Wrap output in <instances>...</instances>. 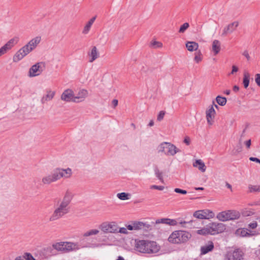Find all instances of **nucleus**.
<instances>
[{
    "label": "nucleus",
    "instance_id": "obj_1",
    "mask_svg": "<svg viewBox=\"0 0 260 260\" xmlns=\"http://www.w3.org/2000/svg\"><path fill=\"white\" fill-rule=\"evenodd\" d=\"M73 198V195L72 193L70 190H67L58 207L55 209L53 214L50 216V221H52L57 220L69 212V205Z\"/></svg>",
    "mask_w": 260,
    "mask_h": 260
},
{
    "label": "nucleus",
    "instance_id": "obj_2",
    "mask_svg": "<svg viewBox=\"0 0 260 260\" xmlns=\"http://www.w3.org/2000/svg\"><path fill=\"white\" fill-rule=\"evenodd\" d=\"M72 174L71 169H62L57 168L54 169L50 174L42 178V182L44 185H49L56 182L61 178H69Z\"/></svg>",
    "mask_w": 260,
    "mask_h": 260
},
{
    "label": "nucleus",
    "instance_id": "obj_3",
    "mask_svg": "<svg viewBox=\"0 0 260 260\" xmlns=\"http://www.w3.org/2000/svg\"><path fill=\"white\" fill-rule=\"evenodd\" d=\"M41 37L37 36L30 40L27 44L20 48L13 56V61L18 62L35 49L40 43Z\"/></svg>",
    "mask_w": 260,
    "mask_h": 260
},
{
    "label": "nucleus",
    "instance_id": "obj_4",
    "mask_svg": "<svg viewBox=\"0 0 260 260\" xmlns=\"http://www.w3.org/2000/svg\"><path fill=\"white\" fill-rule=\"evenodd\" d=\"M136 248L138 251L144 253H156L158 250V247L155 242L145 240L137 241Z\"/></svg>",
    "mask_w": 260,
    "mask_h": 260
},
{
    "label": "nucleus",
    "instance_id": "obj_5",
    "mask_svg": "<svg viewBox=\"0 0 260 260\" xmlns=\"http://www.w3.org/2000/svg\"><path fill=\"white\" fill-rule=\"evenodd\" d=\"M191 234L184 231H176L168 238V241L172 243L179 244L187 242L190 238Z\"/></svg>",
    "mask_w": 260,
    "mask_h": 260
},
{
    "label": "nucleus",
    "instance_id": "obj_6",
    "mask_svg": "<svg viewBox=\"0 0 260 260\" xmlns=\"http://www.w3.org/2000/svg\"><path fill=\"white\" fill-rule=\"evenodd\" d=\"M239 212L235 210H228L219 212L217 214L216 218L220 221H226L237 219L240 217Z\"/></svg>",
    "mask_w": 260,
    "mask_h": 260
},
{
    "label": "nucleus",
    "instance_id": "obj_7",
    "mask_svg": "<svg viewBox=\"0 0 260 260\" xmlns=\"http://www.w3.org/2000/svg\"><path fill=\"white\" fill-rule=\"evenodd\" d=\"M209 235H214L223 232L226 226L222 223L211 222L206 225Z\"/></svg>",
    "mask_w": 260,
    "mask_h": 260
},
{
    "label": "nucleus",
    "instance_id": "obj_8",
    "mask_svg": "<svg viewBox=\"0 0 260 260\" xmlns=\"http://www.w3.org/2000/svg\"><path fill=\"white\" fill-rule=\"evenodd\" d=\"M244 253L240 248L228 251L225 255L224 260H244Z\"/></svg>",
    "mask_w": 260,
    "mask_h": 260
},
{
    "label": "nucleus",
    "instance_id": "obj_9",
    "mask_svg": "<svg viewBox=\"0 0 260 260\" xmlns=\"http://www.w3.org/2000/svg\"><path fill=\"white\" fill-rule=\"evenodd\" d=\"M100 228L105 233H118V226L115 222H103Z\"/></svg>",
    "mask_w": 260,
    "mask_h": 260
},
{
    "label": "nucleus",
    "instance_id": "obj_10",
    "mask_svg": "<svg viewBox=\"0 0 260 260\" xmlns=\"http://www.w3.org/2000/svg\"><path fill=\"white\" fill-rule=\"evenodd\" d=\"M44 67V63L42 62L36 63L29 69L28 76L30 77H32L40 75L43 72L42 67Z\"/></svg>",
    "mask_w": 260,
    "mask_h": 260
},
{
    "label": "nucleus",
    "instance_id": "obj_11",
    "mask_svg": "<svg viewBox=\"0 0 260 260\" xmlns=\"http://www.w3.org/2000/svg\"><path fill=\"white\" fill-rule=\"evenodd\" d=\"M180 150L174 145L168 142H164V152L165 154L169 156H174Z\"/></svg>",
    "mask_w": 260,
    "mask_h": 260
},
{
    "label": "nucleus",
    "instance_id": "obj_12",
    "mask_svg": "<svg viewBox=\"0 0 260 260\" xmlns=\"http://www.w3.org/2000/svg\"><path fill=\"white\" fill-rule=\"evenodd\" d=\"M193 216L199 219H208L213 218L215 216L214 212L209 210L197 211L193 213Z\"/></svg>",
    "mask_w": 260,
    "mask_h": 260
},
{
    "label": "nucleus",
    "instance_id": "obj_13",
    "mask_svg": "<svg viewBox=\"0 0 260 260\" xmlns=\"http://www.w3.org/2000/svg\"><path fill=\"white\" fill-rule=\"evenodd\" d=\"M18 38L10 39L5 45L0 48V56L5 54L8 50L11 49L18 42Z\"/></svg>",
    "mask_w": 260,
    "mask_h": 260
},
{
    "label": "nucleus",
    "instance_id": "obj_14",
    "mask_svg": "<svg viewBox=\"0 0 260 260\" xmlns=\"http://www.w3.org/2000/svg\"><path fill=\"white\" fill-rule=\"evenodd\" d=\"M74 98L73 91L69 89L65 90L61 95V99L67 102H73Z\"/></svg>",
    "mask_w": 260,
    "mask_h": 260
},
{
    "label": "nucleus",
    "instance_id": "obj_15",
    "mask_svg": "<svg viewBox=\"0 0 260 260\" xmlns=\"http://www.w3.org/2000/svg\"><path fill=\"white\" fill-rule=\"evenodd\" d=\"M64 252L76 251L81 248L78 243L64 242Z\"/></svg>",
    "mask_w": 260,
    "mask_h": 260
},
{
    "label": "nucleus",
    "instance_id": "obj_16",
    "mask_svg": "<svg viewBox=\"0 0 260 260\" xmlns=\"http://www.w3.org/2000/svg\"><path fill=\"white\" fill-rule=\"evenodd\" d=\"M207 123L209 125H212L213 119L214 118L216 112L214 109L213 105H211L206 112Z\"/></svg>",
    "mask_w": 260,
    "mask_h": 260
},
{
    "label": "nucleus",
    "instance_id": "obj_17",
    "mask_svg": "<svg viewBox=\"0 0 260 260\" xmlns=\"http://www.w3.org/2000/svg\"><path fill=\"white\" fill-rule=\"evenodd\" d=\"M64 242H60L54 243L52 245V248L48 247L47 248V250L49 251L50 253L52 254H54V250H56L58 251H61L62 252H64Z\"/></svg>",
    "mask_w": 260,
    "mask_h": 260
},
{
    "label": "nucleus",
    "instance_id": "obj_18",
    "mask_svg": "<svg viewBox=\"0 0 260 260\" xmlns=\"http://www.w3.org/2000/svg\"><path fill=\"white\" fill-rule=\"evenodd\" d=\"M239 25L237 21H234L229 24L226 27H224L222 34V36H226L228 34H231L235 31Z\"/></svg>",
    "mask_w": 260,
    "mask_h": 260
},
{
    "label": "nucleus",
    "instance_id": "obj_19",
    "mask_svg": "<svg viewBox=\"0 0 260 260\" xmlns=\"http://www.w3.org/2000/svg\"><path fill=\"white\" fill-rule=\"evenodd\" d=\"M88 95V91L86 89L80 90L77 95H75L73 102L79 103L83 101Z\"/></svg>",
    "mask_w": 260,
    "mask_h": 260
},
{
    "label": "nucleus",
    "instance_id": "obj_20",
    "mask_svg": "<svg viewBox=\"0 0 260 260\" xmlns=\"http://www.w3.org/2000/svg\"><path fill=\"white\" fill-rule=\"evenodd\" d=\"M185 221H180L178 222L176 219H170V218H164V224H167L171 226H175L179 223L181 226L185 227V224L188 223Z\"/></svg>",
    "mask_w": 260,
    "mask_h": 260
},
{
    "label": "nucleus",
    "instance_id": "obj_21",
    "mask_svg": "<svg viewBox=\"0 0 260 260\" xmlns=\"http://www.w3.org/2000/svg\"><path fill=\"white\" fill-rule=\"evenodd\" d=\"M214 248V244L212 241H209L208 244L202 246L201 251L202 254H205L208 252L212 251Z\"/></svg>",
    "mask_w": 260,
    "mask_h": 260
},
{
    "label": "nucleus",
    "instance_id": "obj_22",
    "mask_svg": "<svg viewBox=\"0 0 260 260\" xmlns=\"http://www.w3.org/2000/svg\"><path fill=\"white\" fill-rule=\"evenodd\" d=\"M194 167H198L199 170L202 172H204L206 171V167L204 162L201 159H197L193 164Z\"/></svg>",
    "mask_w": 260,
    "mask_h": 260
},
{
    "label": "nucleus",
    "instance_id": "obj_23",
    "mask_svg": "<svg viewBox=\"0 0 260 260\" xmlns=\"http://www.w3.org/2000/svg\"><path fill=\"white\" fill-rule=\"evenodd\" d=\"M186 47L189 51H196L199 48V44L195 42H187Z\"/></svg>",
    "mask_w": 260,
    "mask_h": 260
},
{
    "label": "nucleus",
    "instance_id": "obj_24",
    "mask_svg": "<svg viewBox=\"0 0 260 260\" xmlns=\"http://www.w3.org/2000/svg\"><path fill=\"white\" fill-rule=\"evenodd\" d=\"M212 51L214 54H217L220 50V43L218 40H215L212 43Z\"/></svg>",
    "mask_w": 260,
    "mask_h": 260
},
{
    "label": "nucleus",
    "instance_id": "obj_25",
    "mask_svg": "<svg viewBox=\"0 0 260 260\" xmlns=\"http://www.w3.org/2000/svg\"><path fill=\"white\" fill-rule=\"evenodd\" d=\"M89 55L91 57V58L89 60L90 62H93L98 57L99 53L95 46L92 47L91 52Z\"/></svg>",
    "mask_w": 260,
    "mask_h": 260
},
{
    "label": "nucleus",
    "instance_id": "obj_26",
    "mask_svg": "<svg viewBox=\"0 0 260 260\" xmlns=\"http://www.w3.org/2000/svg\"><path fill=\"white\" fill-rule=\"evenodd\" d=\"M96 19V17H93L91 19H90L89 21L87 22V23L85 26L84 29L83 30V33L84 34H86L89 31V29H90V27L93 22H94L95 20Z\"/></svg>",
    "mask_w": 260,
    "mask_h": 260
},
{
    "label": "nucleus",
    "instance_id": "obj_27",
    "mask_svg": "<svg viewBox=\"0 0 260 260\" xmlns=\"http://www.w3.org/2000/svg\"><path fill=\"white\" fill-rule=\"evenodd\" d=\"M162 47V43L155 40H152L149 44V47L152 49H157Z\"/></svg>",
    "mask_w": 260,
    "mask_h": 260
},
{
    "label": "nucleus",
    "instance_id": "obj_28",
    "mask_svg": "<svg viewBox=\"0 0 260 260\" xmlns=\"http://www.w3.org/2000/svg\"><path fill=\"white\" fill-rule=\"evenodd\" d=\"M216 101L218 105L221 106H224L226 103V99L220 95L217 96Z\"/></svg>",
    "mask_w": 260,
    "mask_h": 260
},
{
    "label": "nucleus",
    "instance_id": "obj_29",
    "mask_svg": "<svg viewBox=\"0 0 260 260\" xmlns=\"http://www.w3.org/2000/svg\"><path fill=\"white\" fill-rule=\"evenodd\" d=\"M250 75L248 73H245L244 74L243 83L244 88H247L249 84Z\"/></svg>",
    "mask_w": 260,
    "mask_h": 260
},
{
    "label": "nucleus",
    "instance_id": "obj_30",
    "mask_svg": "<svg viewBox=\"0 0 260 260\" xmlns=\"http://www.w3.org/2000/svg\"><path fill=\"white\" fill-rule=\"evenodd\" d=\"M99 231L98 230L92 229V230H91L89 231H87V232L84 233L83 234V236L86 237L91 236L92 235H97L98 234H99Z\"/></svg>",
    "mask_w": 260,
    "mask_h": 260
},
{
    "label": "nucleus",
    "instance_id": "obj_31",
    "mask_svg": "<svg viewBox=\"0 0 260 260\" xmlns=\"http://www.w3.org/2000/svg\"><path fill=\"white\" fill-rule=\"evenodd\" d=\"M194 60L197 63H199L202 60V54L200 51L195 53Z\"/></svg>",
    "mask_w": 260,
    "mask_h": 260
},
{
    "label": "nucleus",
    "instance_id": "obj_32",
    "mask_svg": "<svg viewBox=\"0 0 260 260\" xmlns=\"http://www.w3.org/2000/svg\"><path fill=\"white\" fill-rule=\"evenodd\" d=\"M134 230H141V226H143V222L141 221H135L133 223Z\"/></svg>",
    "mask_w": 260,
    "mask_h": 260
},
{
    "label": "nucleus",
    "instance_id": "obj_33",
    "mask_svg": "<svg viewBox=\"0 0 260 260\" xmlns=\"http://www.w3.org/2000/svg\"><path fill=\"white\" fill-rule=\"evenodd\" d=\"M196 233L199 235H204V236L209 235L207 226L202 228V229L197 231Z\"/></svg>",
    "mask_w": 260,
    "mask_h": 260
},
{
    "label": "nucleus",
    "instance_id": "obj_34",
    "mask_svg": "<svg viewBox=\"0 0 260 260\" xmlns=\"http://www.w3.org/2000/svg\"><path fill=\"white\" fill-rule=\"evenodd\" d=\"M128 194L125 192H121L117 194V197L121 200H126L128 199Z\"/></svg>",
    "mask_w": 260,
    "mask_h": 260
},
{
    "label": "nucleus",
    "instance_id": "obj_35",
    "mask_svg": "<svg viewBox=\"0 0 260 260\" xmlns=\"http://www.w3.org/2000/svg\"><path fill=\"white\" fill-rule=\"evenodd\" d=\"M189 25L187 22H185L183 23L182 25H181L180 29L179 30V32L183 33L185 31V30L189 27Z\"/></svg>",
    "mask_w": 260,
    "mask_h": 260
},
{
    "label": "nucleus",
    "instance_id": "obj_36",
    "mask_svg": "<svg viewBox=\"0 0 260 260\" xmlns=\"http://www.w3.org/2000/svg\"><path fill=\"white\" fill-rule=\"evenodd\" d=\"M143 226H141L142 229L145 231H148L151 229L152 225L148 223L147 222H143Z\"/></svg>",
    "mask_w": 260,
    "mask_h": 260
},
{
    "label": "nucleus",
    "instance_id": "obj_37",
    "mask_svg": "<svg viewBox=\"0 0 260 260\" xmlns=\"http://www.w3.org/2000/svg\"><path fill=\"white\" fill-rule=\"evenodd\" d=\"M249 230L247 229H243L240 231V235L242 237H248V236Z\"/></svg>",
    "mask_w": 260,
    "mask_h": 260
},
{
    "label": "nucleus",
    "instance_id": "obj_38",
    "mask_svg": "<svg viewBox=\"0 0 260 260\" xmlns=\"http://www.w3.org/2000/svg\"><path fill=\"white\" fill-rule=\"evenodd\" d=\"M54 94H55V92H52L51 91H50L48 92V93L45 95V96L46 97V98L49 100V101H50L54 97Z\"/></svg>",
    "mask_w": 260,
    "mask_h": 260
},
{
    "label": "nucleus",
    "instance_id": "obj_39",
    "mask_svg": "<svg viewBox=\"0 0 260 260\" xmlns=\"http://www.w3.org/2000/svg\"><path fill=\"white\" fill-rule=\"evenodd\" d=\"M24 258L26 260H35V258L32 256V255L29 253H25L24 255Z\"/></svg>",
    "mask_w": 260,
    "mask_h": 260
},
{
    "label": "nucleus",
    "instance_id": "obj_40",
    "mask_svg": "<svg viewBox=\"0 0 260 260\" xmlns=\"http://www.w3.org/2000/svg\"><path fill=\"white\" fill-rule=\"evenodd\" d=\"M155 173L156 174V177L161 181H162V176L161 175V173L159 172V170L155 168Z\"/></svg>",
    "mask_w": 260,
    "mask_h": 260
},
{
    "label": "nucleus",
    "instance_id": "obj_41",
    "mask_svg": "<svg viewBox=\"0 0 260 260\" xmlns=\"http://www.w3.org/2000/svg\"><path fill=\"white\" fill-rule=\"evenodd\" d=\"M251 192L260 191V186H252L249 187Z\"/></svg>",
    "mask_w": 260,
    "mask_h": 260
},
{
    "label": "nucleus",
    "instance_id": "obj_42",
    "mask_svg": "<svg viewBox=\"0 0 260 260\" xmlns=\"http://www.w3.org/2000/svg\"><path fill=\"white\" fill-rule=\"evenodd\" d=\"M174 191L176 193L185 194L187 193V191L185 190L181 189L180 188H176L174 189Z\"/></svg>",
    "mask_w": 260,
    "mask_h": 260
},
{
    "label": "nucleus",
    "instance_id": "obj_43",
    "mask_svg": "<svg viewBox=\"0 0 260 260\" xmlns=\"http://www.w3.org/2000/svg\"><path fill=\"white\" fill-rule=\"evenodd\" d=\"M162 120V111H160L157 116V120L155 125H157V123L160 122Z\"/></svg>",
    "mask_w": 260,
    "mask_h": 260
},
{
    "label": "nucleus",
    "instance_id": "obj_44",
    "mask_svg": "<svg viewBox=\"0 0 260 260\" xmlns=\"http://www.w3.org/2000/svg\"><path fill=\"white\" fill-rule=\"evenodd\" d=\"M118 233H121V234H127L128 233V232L127 231L126 228H125L123 227V228H118Z\"/></svg>",
    "mask_w": 260,
    "mask_h": 260
},
{
    "label": "nucleus",
    "instance_id": "obj_45",
    "mask_svg": "<svg viewBox=\"0 0 260 260\" xmlns=\"http://www.w3.org/2000/svg\"><path fill=\"white\" fill-rule=\"evenodd\" d=\"M150 188L152 189H158L159 190H162V186H160V185L158 186V185H152L150 186Z\"/></svg>",
    "mask_w": 260,
    "mask_h": 260
},
{
    "label": "nucleus",
    "instance_id": "obj_46",
    "mask_svg": "<svg viewBox=\"0 0 260 260\" xmlns=\"http://www.w3.org/2000/svg\"><path fill=\"white\" fill-rule=\"evenodd\" d=\"M257 226V223L256 221L250 223L248 224V227L251 229H255Z\"/></svg>",
    "mask_w": 260,
    "mask_h": 260
},
{
    "label": "nucleus",
    "instance_id": "obj_47",
    "mask_svg": "<svg viewBox=\"0 0 260 260\" xmlns=\"http://www.w3.org/2000/svg\"><path fill=\"white\" fill-rule=\"evenodd\" d=\"M255 81L257 85L260 87V74H256Z\"/></svg>",
    "mask_w": 260,
    "mask_h": 260
},
{
    "label": "nucleus",
    "instance_id": "obj_48",
    "mask_svg": "<svg viewBox=\"0 0 260 260\" xmlns=\"http://www.w3.org/2000/svg\"><path fill=\"white\" fill-rule=\"evenodd\" d=\"M249 160L252 161H254L260 164V159L256 157H250Z\"/></svg>",
    "mask_w": 260,
    "mask_h": 260
},
{
    "label": "nucleus",
    "instance_id": "obj_49",
    "mask_svg": "<svg viewBox=\"0 0 260 260\" xmlns=\"http://www.w3.org/2000/svg\"><path fill=\"white\" fill-rule=\"evenodd\" d=\"M184 143H185L187 145H189L190 143V138L186 136L185 137L184 141Z\"/></svg>",
    "mask_w": 260,
    "mask_h": 260
},
{
    "label": "nucleus",
    "instance_id": "obj_50",
    "mask_svg": "<svg viewBox=\"0 0 260 260\" xmlns=\"http://www.w3.org/2000/svg\"><path fill=\"white\" fill-rule=\"evenodd\" d=\"M243 55H244L248 60H249L250 59V57L249 55V53L247 50H245L242 53Z\"/></svg>",
    "mask_w": 260,
    "mask_h": 260
},
{
    "label": "nucleus",
    "instance_id": "obj_51",
    "mask_svg": "<svg viewBox=\"0 0 260 260\" xmlns=\"http://www.w3.org/2000/svg\"><path fill=\"white\" fill-rule=\"evenodd\" d=\"M236 152L239 153L242 151V146L241 144H239L235 148Z\"/></svg>",
    "mask_w": 260,
    "mask_h": 260
},
{
    "label": "nucleus",
    "instance_id": "obj_52",
    "mask_svg": "<svg viewBox=\"0 0 260 260\" xmlns=\"http://www.w3.org/2000/svg\"><path fill=\"white\" fill-rule=\"evenodd\" d=\"M238 71V68L236 66H233L231 74H233L234 73L237 72Z\"/></svg>",
    "mask_w": 260,
    "mask_h": 260
},
{
    "label": "nucleus",
    "instance_id": "obj_53",
    "mask_svg": "<svg viewBox=\"0 0 260 260\" xmlns=\"http://www.w3.org/2000/svg\"><path fill=\"white\" fill-rule=\"evenodd\" d=\"M257 234L254 231H250L249 230V232H248V237H250V236H254V235H256Z\"/></svg>",
    "mask_w": 260,
    "mask_h": 260
},
{
    "label": "nucleus",
    "instance_id": "obj_54",
    "mask_svg": "<svg viewBox=\"0 0 260 260\" xmlns=\"http://www.w3.org/2000/svg\"><path fill=\"white\" fill-rule=\"evenodd\" d=\"M112 105H113L114 108L116 107L118 105V100L114 99L112 102Z\"/></svg>",
    "mask_w": 260,
    "mask_h": 260
},
{
    "label": "nucleus",
    "instance_id": "obj_55",
    "mask_svg": "<svg viewBox=\"0 0 260 260\" xmlns=\"http://www.w3.org/2000/svg\"><path fill=\"white\" fill-rule=\"evenodd\" d=\"M126 229L129 231L134 230L133 224L126 225Z\"/></svg>",
    "mask_w": 260,
    "mask_h": 260
},
{
    "label": "nucleus",
    "instance_id": "obj_56",
    "mask_svg": "<svg viewBox=\"0 0 260 260\" xmlns=\"http://www.w3.org/2000/svg\"><path fill=\"white\" fill-rule=\"evenodd\" d=\"M245 145L246 146V147L249 148L251 145V140H249L248 141H246L245 142Z\"/></svg>",
    "mask_w": 260,
    "mask_h": 260
},
{
    "label": "nucleus",
    "instance_id": "obj_57",
    "mask_svg": "<svg viewBox=\"0 0 260 260\" xmlns=\"http://www.w3.org/2000/svg\"><path fill=\"white\" fill-rule=\"evenodd\" d=\"M49 101V100L46 98V97L45 96H44L42 98V99H41V102H42V103H45L46 102H47V101Z\"/></svg>",
    "mask_w": 260,
    "mask_h": 260
},
{
    "label": "nucleus",
    "instance_id": "obj_58",
    "mask_svg": "<svg viewBox=\"0 0 260 260\" xmlns=\"http://www.w3.org/2000/svg\"><path fill=\"white\" fill-rule=\"evenodd\" d=\"M239 90V86H237V85H235L233 87V90L235 91V92H237Z\"/></svg>",
    "mask_w": 260,
    "mask_h": 260
},
{
    "label": "nucleus",
    "instance_id": "obj_59",
    "mask_svg": "<svg viewBox=\"0 0 260 260\" xmlns=\"http://www.w3.org/2000/svg\"><path fill=\"white\" fill-rule=\"evenodd\" d=\"M154 124L153 120H151L150 121L149 123L148 124V126H152Z\"/></svg>",
    "mask_w": 260,
    "mask_h": 260
},
{
    "label": "nucleus",
    "instance_id": "obj_60",
    "mask_svg": "<svg viewBox=\"0 0 260 260\" xmlns=\"http://www.w3.org/2000/svg\"><path fill=\"white\" fill-rule=\"evenodd\" d=\"M162 223V218L159 219L155 221V223Z\"/></svg>",
    "mask_w": 260,
    "mask_h": 260
},
{
    "label": "nucleus",
    "instance_id": "obj_61",
    "mask_svg": "<svg viewBox=\"0 0 260 260\" xmlns=\"http://www.w3.org/2000/svg\"><path fill=\"white\" fill-rule=\"evenodd\" d=\"M195 189L197 190H203L204 188L202 187H196Z\"/></svg>",
    "mask_w": 260,
    "mask_h": 260
},
{
    "label": "nucleus",
    "instance_id": "obj_62",
    "mask_svg": "<svg viewBox=\"0 0 260 260\" xmlns=\"http://www.w3.org/2000/svg\"><path fill=\"white\" fill-rule=\"evenodd\" d=\"M230 93H231L230 90H226L224 91V93H225L227 95H229L230 94Z\"/></svg>",
    "mask_w": 260,
    "mask_h": 260
},
{
    "label": "nucleus",
    "instance_id": "obj_63",
    "mask_svg": "<svg viewBox=\"0 0 260 260\" xmlns=\"http://www.w3.org/2000/svg\"><path fill=\"white\" fill-rule=\"evenodd\" d=\"M15 260H24V259L22 258L21 256H18L15 259Z\"/></svg>",
    "mask_w": 260,
    "mask_h": 260
},
{
    "label": "nucleus",
    "instance_id": "obj_64",
    "mask_svg": "<svg viewBox=\"0 0 260 260\" xmlns=\"http://www.w3.org/2000/svg\"><path fill=\"white\" fill-rule=\"evenodd\" d=\"M116 260H124V259L123 257L119 256L118 257V258Z\"/></svg>",
    "mask_w": 260,
    "mask_h": 260
}]
</instances>
